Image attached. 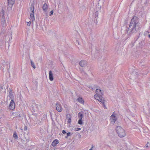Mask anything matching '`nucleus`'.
Instances as JSON below:
<instances>
[{
    "label": "nucleus",
    "mask_w": 150,
    "mask_h": 150,
    "mask_svg": "<svg viewBox=\"0 0 150 150\" xmlns=\"http://www.w3.org/2000/svg\"><path fill=\"white\" fill-rule=\"evenodd\" d=\"M138 18L136 16L133 17L131 20L127 33L132 34L138 32L139 30Z\"/></svg>",
    "instance_id": "obj_1"
},
{
    "label": "nucleus",
    "mask_w": 150,
    "mask_h": 150,
    "mask_svg": "<svg viewBox=\"0 0 150 150\" xmlns=\"http://www.w3.org/2000/svg\"><path fill=\"white\" fill-rule=\"evenodd\" d=\"M116 130L120 137H124L126 135L125 130L120 126H117L116 127Z\"/></svg>",
    "instance_id": "obj_2"
},
{
    "label": "nucleus",
    "mask_w": 150,
    "mask_h": 150,
    "mask_svg": "<svg viewBox=\"0 0 150 150\" xmlns=\"http://www.w3.org/2000/svg\"><path fill=\"white\" fill-rule=\"evenodd\" d=\"M34 8L33 5H31L30 9V19L32 21L35 20L34 13Z\"/></svg>",
    "instance_id": "obj_3"
},
{
    "label": "nucleus",
    "mask_w": 150,
    "mask_h": 150,
    "mask_svg": "<svg viewBox=\"0 0 150 150\" xmlns=\"http://www.w3.org/2000/svg\"><path fill=\"white\" fill-rule=\"evenodd\" d=\"M118 116L116 113H113L110 117V122L112 124H114L117 119Z\"/></svg>",
    "instance_id": "obj_4"
},
{
    "label": "nucleus",
    "mask_w": 150,
    "mask_h": 150,
    "mask_svg": "<svg viewBox=\"0 0 150 150\" xmlns=\"http://www.w3.org/2000/svg\"><path fill=\"white\" fill-rule=\"evenodd\" d=\"M1 24L3 25H4V24L6 23V21L5 20L4 17V12L3 10H2L1 11Z\"/></svg>",
    "instance_id": "obj_5"
},
{
    "label": "nucleus",
    "mask_w": 150,
    "mask_h": 150,
    "mask_svg": "<svg viewBox=\"0 0 150 150\" xmlns=\"http://www.w3.org/2000/svg\"><path fill=\"white\" fill-rule=\"evenodd\" d=\"M8 108L11 110H13L15 108V103L14 102L13 100H11L10 102Z\"/></svg>",
    "instance_id": "obj_6"
},
{
    "label": "nucleus",
    "mask_w": 150,
    "mask_h": 150,
    "mask_svg": "<svg viewBox=\"0 0 150 150\" xmlns=\"http://www.w3.org/2000/svg\"><path fill=\"white\" fill-rule=\"evenodd\" d=\"M56 106L57 110L58 112H61L62 111V108L59 103H57L56 104Z\"/></svg>",
    "instance_id": "obj_7"
},
{
    "label": "nucleus",
    "mask_w": 150,
    "mask_h": 150,
    "mask_svg": "<svg viewBox=\"0 0 150 150\" xmlns=\"http://www.w3.org/2000/svg\"><path fill=\"white\" fill-rule=\"evenodd\" d=\"M79 65L82 67H83L87 65V62L84 60L80 61L79 62Z\"/></svg>",
    "instance_id": "obj_8"
},
{
    "label": "nucleus",
    "mask_w": 150,
    "mask_h": 150,
    "mask_svg": "<svg viewBox=\"0 0 150 150\" xmlns=\"http://www.w3.org/2000/svg\"><path fill=\"white\" fill-rule=\"evenodd\" d=\"M49 77L50 80L51 81H52L53 80V74L51 71H49Z\"/></svg>",
    "instance_id": "obj_9"
},
{
    "label": "nucleus",
    "mask_w": 150,
    "mask_h": 150,
    "mask_svg": "<svg viewBox=\"0 0 150 150\" xmlns=\"http://www.w3.org/2000/svg\"><path fill=\"white\" fill-rule=\"evenodd\" d=\"M8 98L9 99L13 100V96L11 91H10L9 92V94Z\"/></svg>",
    "instance_id": "obj_10"
},
{
    "label": "nucleus",
    "mask_w": 150,
    "mask_h": 150,
    "mask_svg": "<svg viewBox=\"0 0 150 150\" xmlns=\"http://www.w3.org/2000/svg\"><path fill=\"white\" fill-rule=\"evenodd\" d=\"M96 93L97 94V95H98L100 96H102L103 95L102 91L100 89H97L96 91Z\"/></svg>",
    "instance_id": "obj_11"
},
{
    "label": "nucleus",
    "mask_w": 150,
    "mask_h": 150,
    "mask_svg": "<svg viewBox=\"0 0 150 150\" xmlns=\"http://www.w3.org/2000/svg\"><path fill=\"white\" fill-rule=\"evenodd\" d=\"M48 8V6L46 3L44 4L42 6V9L43 11L45 12H47Z\"/></svg>",
    "instance_id": "obj_12"
},
{
    "label": "nucleus",
    "mask_w": 150,
    "mask_h": 150,
    "mask_svg": "<svg viewBox=\"0 0 150 150\" xmlns=\"http://www.w3.org/2000/svg\"><path fill=\"white\" fill-rule=\"evenodd\" d=\"M8 4L9 5L12 6L14 3V0H8Z\"/></svg>",
    "instance_id": "obj_13"
},
{
    "label": "nucleus",
    "mask_w": 150,
    "mask_h": 150,
    "mask_svg": "<svg viewBox=\"0 0 150 150\" xmlns=\"http://www.w3.org/2000/svg\"><path fill=\"white\" fill-rule=\"evenodd\" d=\"M59 142L57 139L54 140L52 143V146H56L57 144Z\"/></svg>",
    "instance_id": "obj_14"
},
{
    "label": "nucleus",
    "mask_w": 150,
    "mask_h": 150,
    "mask_svg": "<svg viewBox=\"0 0 150 150\" xmlns=\"http://www.w3.org/2000/svg\"><path fill=\"white\" fill-rule=\"evenodd\" d=\"M77 101L82 104H83L84 103V100L81 97H79L78 99H77Z\"/></svg>",
    "instance_id": "obj_15"
},
{
    "label": "nucleus",
    "mask_w": 150,
    "mask_h": 150,
    "mask_svg": "<svg viewBox=\"0 0 150 150\" xmlns=\"http://www.w3.org/2000/svg\"><path fill=\"white\" fill-rule=\"evenodd\" d=\"M98 101L99 102H100L102 103L103 104V105L104 106H105L104 105V99L102 97V96H100V99H99Z\"/></svg>",
    "instance_id": "obj_16"
},
{
    "label": "nucleus",
    "mask_w": 150,
    "mask_h": 150,
    "mask_svg": "<svg viewBox=\"0 0 150 150\" xmlns=\"http://www.w3.org/2000/svg\"><path fill=\"white\" fill-rule=\"evenodd\" d=\"M94 98L98 100H99V99L100 98V96L98 95H94Z\"/></svg>",
    "instance_id": "obj_17"
},
{
    "label": "nucleus",
    "mask_w": 150,
    "mask_h": 150,
    "mask_svg": "<svg viewBox=\"0 0 150 150\" xmlns=\"http://www.w3.org/2000/svg\"><path fill=\"white\" fill-rule=\"evenodd\" d=\"M83 117V114L81 113H79L78 115V117L79 119H82Z\"/></svg>",
    "instance_id": "obj_18"
},
{
    "label": "nucleus",
    "mask_w": 150,
    "mask_h": 150,
    "mask_svg": "<svg viewBox=\"0 0 150 150\" xmlns=\"http://www.w3.org/2000/svg\"><path fill=\"white\" fill-rule=\"evenodd\" d=\"M31 64L32 66L33 67V68L34 69H35L36 68L35 66L34 65V64L33 62L32 61H31Z\"/></svg>",
    "instance_id": "obj_19"
},
{
    "label": "nucleus",
    "mask_w": 150,
    "mask_h": 150,
    "mask_svg": "<svg viewBox=\"0 0 150 150\" xmlns=\"http://www.w3.org/2000/svg\"><path fill=\"white\" fill-rule=\"evenodd\" d=\"M13 137L16 139H17L18 138V136L16 132L14 133L13 134Z\"/></svg>",
    "instance_id": "obj_20"
},
{
    "label": "nucleus",
    "mask_w": 150,
    "mask_h": 150,
    "mask_svg": "<svg viewBox=\"0 0 150 150\" xmlns=\"http://www.w3.org/2000/svg\"><path fill=\"white\" fill-rule=\"evenodd\" d=\"M83 121L82 119H79L78 121V123L80 125H82L83 123Z\"/></svg>",
    "instance_id": "obj_21"
},
{
    "label": "nucleus",
    "mask_w": 150,
    "mask_h": 150,
    "mask_svg": "<svg viewBox=\"0 0 150 150\" xmlns=\"http://www.w3.org/2000/svg\"><path fill=\"white\" fill-rule=\"evenodd\" d=\"M67 119H69V118L70 119L71 118V117H70V115L69 114H67Z\"/></svg>",
    "instance_id": "obj_22"
},
{
    "label": "nucleus",
    "mask_w": 150,
    "mask_h": 150,
    "mask_svg": "<svg viewBox=\"0 0 150 150\" xmlns=\"http://www.w3.org/2000/svg\"><path fill=\"white\" fill-rule=\"evenodd\" d=\"M71 134L70 133L68 132L67 133V136L66 137L67 138L68 137L71 136Z\"/></svg>",
    "instance_id": "obj_23"
},
{
    "label": "nucleus",
    "mask_w": 150,
    "mask_h": 150,
    "mask_svg": "<svg viewBox=\"0 0 150 150\" xmlns=\"http://www.w3.org/2000/svg\"><path fill=\"white\" fill-rule=\"evenodd\" d=\"M150 147V143L149 142H148L146 145V147Z\"/></svg>",
    "instance_id": "obj_24"
},
{
    "label": "nucleus",
    "mask_w": 150,
    "mask_h": 150,
    "mask_svg": "<svg viewBox=\"0 0 150 150\" xmlns=\"http://www.w3.org/2000/svg\"><path fill=\"white\" fill-rule=\"evenodd\" d=\"M81 129V128H76L75 129V131H79V130H80Z\"/></svg>",
    "instance_id": "obj_25"
},
{
    "label": "nucleus",
    "mask_w": 150,
    "mask_h": 150,
    "mask_svg": "<svg viewBox=\"0 0 150 150\" xmlns=\"http://www.w3.org/2000/svg\"><path fill=\"white\" fill-rule=\"evenodd\" d=\"M31 24V22L30 21L29 22H27V25L28 26H29Z\"/></svg>",
    "instance_id": "obj_26"
},
{
    "label": "nucleus",
    "mask_w": 150,
    "mask_h": 150,
    "mask_svg": "<svg viewBox=\"0 0 150 150\" xmlns=\"http://www.w3.org/2000/svg\"><path fill=\"white\" fill-rule=\"evenodd\" d=\"M53 11L52 10V11H51L50 12V16H51V15H52L53 14Z\"/></svg>",
    "instance_id": "obj_27"
},
{
    "label": "nucleus",
    "mask_w": 150,
    "mask_h": 150,
    "mask_svg": "<svg viewBox=\"0 0 150 150\" xmlns=\"http://www.w3.org/2000/svg\"><path fill=\"white\" fill-rule=\"evenodd\" d=\"M98 12L96 11L95 13V16H98Z\"/></svg>",
    "instance_id": "obj_28"
},
{
    "label": "nucleus",
    "mask_w": 150,
    "mask_h": 150,
    "mask_svg": "<svg viewBox=\"0 0 150 150\" xmlns=\"http://www.w3.org/2000/svg\"><path fill=\"white\" fill-rule=\"evenodd\" d=\"M68 119V122L69 123H70L71 122V118L69 119H69Z\"/></svg>",
    "instance_id": "obj_29"
},
{
    "label": "nucleus",
    "mask_w": 150,
    "mask_h": 150,
    "mask_svg": "<svg viewBox=\"0 0 150 150\" xmlns=\"http://www.w3.org/2000/svg\"><path fill=\"white\" fill-rule=\"evenodd\" d=\"M27 129V127L26 126H25L24 127V130H26Z\"/></svg>",
    "instance_id": "obj_30"
},
{
    "label": "nucleus",
    "mask_w": 150,
    "mask_h": 150,
    "mask_svg": "<svg viewBox=\"0 0 150 150\" xmlns=\"http://www.w3.org/2000/svg\"><path fill=\"white\" fill-rule=\"evenodd\" d=\"M62 133H63V134H65L66 133V132H65V131L64 130H62Z\"/></svg>",
    "instance_id": "obj_31"
},
{
    "label": "nucleus",
    "mask_w": 150,
    "mask_h": 150,
    "mask_svg": "<svg viewBox=\"0 0 150 150\" xmlns=\"http://www.w3.org/2000/svg\"><path fill=\"white\" fill-rule=\"evenodd\" d=\"M89 88H91V90H94V88H93L91 86L90 87H89Z\"/></svg>",
    "instance_id": "obj_32"
},
{
    "label": "nucleus",
    "mask_w": 150,
    "mask_h": 150,
    "mask_svg": "<svg viewBox=\"0 0 150 150\" xmlns=\"http://www.w3.org/2000/svg\"><path fill=\"white\" fill-rule=\"evenodd\" d=\"M93 148V146H92L91 148L89 149V150H92Z\"/></svg>",
    "instance_id": "obj_33"
},
{
    "label": "nucleus",
    "mask_w": 150,
    "mask_h": 150,
    "mask_svg": "<svg viewBox=\"0 0 150 150\" xmlns=\"http://www.w3.org/2000/svg\"><path fill=\"white\" fill-rule=\"evenodd\" d=\"M148 37L149 38H150V34L148 35Z\"/></svg>",
    "instance_id": "obj_34"
},
{
    "label": "nucleus",
    "mask_w": 150,
    "mask_h": 150,
    "mask_svg": "<svg viewBox=\"0 0 150 150\" xmlns=\"http://www.w3.org/2000/svg\"><path fill=\"white\" fill-rule=\"evenodd\" d=\"M79 137H81V135H79Z\"/></svg>",
    "instance_id": "obj_35"
},
{
    "label": "nucleus",
    "mask_w": 150,
    "mask_h": 150,
    "mask_svg": "<svg viewBox=\"0 0 150 150\" xmlns=\"http://www.w3.org/2000/svg\"><path fill=\"white\" fill-rule=\"evenodd\" d=\"M86 111H88L87 110H84V112H86Z\"/></svg>",
    "instance_id": "obj_36"
},
{
    "label": "nucleus",
    "mask_w": 150,
    "mask_h": 150,
    "mask_svg": "<svg viewBox=\"0 0 150 150\" xmlns=\"http://www.w3.org/2000/svg\"><path fill=\"white\" fill-rule=\"evenodd\" d=\"M134 73H133L132 74V76H133V74H134Z\"/></svg>",
    "instance_id": "obj_37"
},
{
    "label": "nucleus",
    "mask_w": 150,
    "mask_h": 150,
    "mask_svg": "<svg viewBox=\"0 0 150 150\" xmlns=\"http://www.w3.org/2000/svg\"><path fill=\"white\" fill-rule=\"evenodd\" d=\"M1 112V110L0 109V112Z\"/></svg>",
    "instance_id": "obj_38"
},
{
    "label": "nucleus",
    "mask_w": 150,
    "mask_h": 150,
    "mask_svg": "<svg viewBox=\"0 0 150 150\" xmlns=\"http://www.w3.org/2000/svg\"><path fill=\"white\" fill-rule=\"evenodd\" d=\"M82 111L80 112H81ZM82 112H83V111H82Z\"/></svg>",
    "instance_id": "obj_39"
},
{
    "label": "nucleus",
    "mask_w": 150,
    "mask_h": 150,
    "mask_svg": "<svg viewBox=\"0 0 150 150\" xmlns=\"http://www.w3.org/2000/svg\"><path fill=\"white\" fill-rule=\"evenodd\" d=\"M51 116H52V115L51 114Z\"/></svg>",
    "instance_id": "obj_40"
}]
</instances>
